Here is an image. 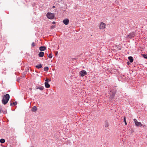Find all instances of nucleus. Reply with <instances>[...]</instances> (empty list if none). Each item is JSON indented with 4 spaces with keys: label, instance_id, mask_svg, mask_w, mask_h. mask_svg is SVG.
Returning a JSON list of instances; mask_svg holds the SVG:
<instances>
[{
    "label": "nucleus",
    "instance_id": "f257e3e1",
    "mask_svg": "<svg viewBox=\"0 0 147 147\" xmlns=\"http://www.w3.org/2000/svg\"><path fill=\"white\" fill-rule=\"evenodd\" d=\"M108 94V98L110 100H114L116 90L115 89H110Z\"/></svg>",
    "mask_w": 147,
    "mask_h": 147
},
{
    "label": "nucleus",
    "instance_id": "f03ea898",
    "mask_svg": "<svg viewBox=\"0 0 147 147\" xmlns=\"http://www.w3.org/2000/svg\"><path fill=\"white\" fill-rule=\"evenodd\" d=\"M10 96L8 94H6L3 96V98L2 100V102L4 105H6L8 102Z\"/></svg>",
    "mask_w": 147,
    "mask_h": 147
},
{
    "label": "nucleus",
    "instance_id": "7ed1b4c3",
    "mask_svg": "<svg viewBox=\"0 0 147 147\" xmlns=\"http://www.w3.org/2000/svg\"><path fill=\"white\" fill-rule=\"evenodd\" d=\"M47 16L49 19H53L55 17V14L50 12H48L47 14Z\"/></svg>",
    "mask_w": 147,
    "mask_h": 147
},
{
    "label": "nucleus",
    "instance_id": "20e7f679",
    "mask_svg": "<svg viewBox=\"0 0 147 147\" xmlns=\"http://www.w3.org/2000/svg\"><path fill=\"white\" fill-rule=\"evenodd\" d=\"M135 35V32H132L129 34L127 36V37L129 38H132L134 37Z\"/></svg>",
    "mask_w": 147,
    "mask_h": 147
},
{
    "label": "nucleus",
    "instance_id": "39448f33",
    "mask_svg": "<svg viewBox=\"0 0 147 147\" xmlns=\"http://www.w3.org/2000/svg\"><path fill=\"white\" fill-rule=\"evenodd\" d=\"M134 121L135 125L136 126H140V127L142 126V124L140 122H138L136 119H134Z\"/></svg>",
    "mask_w": 147,
    "mask_h": 147
},
{
    "label": "nucleus",
    "instance_id": "423d86ee",
    "mask_svg": "<svg viewBox=\"0 0 147 147\" xmlns=\"http://www.w3.org/2000/svg\"><path fill=\"white\" fill-rule=\"evenodd\" d=\"M86 74V71L84 70H82L80 72V75L82 77H83Z\"/></svg>",
    "mask_w": 147,
    "mask_h": 147
},
{
    "label": "nucleus",
    "instance_id": "0eeeda50",
    "mask_svg": "<svg viewBox=\"0 0 147 147\" xmlns=\"http://www.w3.org/2000/svg\"><path fill=\"white\" fill-rule=\"evenodd\" d=\"M105 25L104 23L101 22L99 26V28L101 29H103L105 28Z\"/></svg>",
    "mask_w": 147,
    "mask_h": 147
},
{
    "label": "nucleus",
    "instance_id": "6e6552de",
    "mask_svg": "<svg viewBox=\"0 0 147 147\" xmlns=\"http://www.w3.org/2000/svg\"><path fill=\"white\" fill-rule=\"evenodd\" d=\"M36 89H39L40 90L42 91L43 90L44 87L42 86L39 85L38 86H36Z\"/></svg>",
    "mask_w": 147,
    "mask_h": 147
},
{
    "label": "nucleus",
    "instance_id": "1a4fd4ad",
    "mask_svg": "<svg viewBox=\"0 0 147 147\" xmlns=\"http://www.w3.org/2000/svg\"><path fill=\"white\" fill-rule=\"evenodd\" d=\"M69 20L68 19H66L63 21V22L65 25H67L69 24Z\"/></svg>",
    "mask_w": 147,
    "mask_h": 147
},
{
    "label": "nucleus",
    "instance_id": "9d476101",
    "mask_svg": "<svg viewBox=\"0 0 147 147\" xmlns=\"http://www.w3.org/2000/svg\"><path fill=\"white\" fill-rule=\"evenodd\" d=\"M46 48L45 46H41L39 47V50L40 51H44L46 49Z\"/></svg>",
    "mask_w": 147,
    "mask_h": 147
},
{
    "label": "nucleus",
    "instance_id": "9b49d317",
    "mask_svg": "<svg viewBox=\"0 0 147 147\" xmlns=\"http://www.w3.org/2000/svg\"><path fill=\"white\" fill-rule=\"evenodd\" d=\"M38 55L39 57H42L44 56V53L43 52L41 51L39 52Z\"/></svg>",
    "mask_w": 147,
    "mask_h": 147
},
{
    "label": "nucleus",
    "instance_id": "f8f14e48",
    "mask_svg": "<svg viewBox=\"0 0 147 147\" xmlns=\"http://www.w3.org/2000/svg\"><path fill=\"white\" fill-rule=\"evenodd\" d=\"M128 59L131 63L133 62L134 59L133 57L131 56H129L128 57Z\"/></svg>",
    "mask_w": 147,
    "mask_h": 147
},
{
    "label": "nucleus",
    "instance_id": "ddd939ff",
    "mask_svg": "<svg viewBox=\"0 0 147 147\" xmlns=\"http://www.w3.org/2000/svg\"><path fill=\"white\" fill-rule=\"evenodd\" d=\"M45 84L46 88H49L50 86V85L49 84L48 82H45Z\"/></svg>",
    "mask_w": 147,
    "mask_h": 147
},
{
    "label": "nucleus",
    "instance_id": "4468645a",
    "mask_svg": "<svg viewBox=\"0 0 147 147\" xmlns=\"http://www.w3.org/2000/svg\"><path fill=\"white\" fill-rule=\"evenodd\" d=\"M37 110V107L35 106H34L32 109V111L33 112H35Z\"/></svg>",
    "mask_w": 147,
    "mask_h": 147
},
{
    "label": "nucleus",
    "instance_id": "2eb2a0df",
    "mask_svg": "<svg viewBox=\"0 0 147 147\" xmlns=\"http://www.w3.org/2000/svg\"><path fill=\"white\" fill-rule=\"evenodd\" d=\"M109 123L107 121H105V126L106 128L107 127H109Z\"/></svg>",
    "mask_w": 147,
    "mask_h": 147
},
{
    "label": "nucleus",
    "instance_id": "dca6fc26",
    "mask_svg": "<svg viewBox=\"0 0 147 147\" xmlns=\"http://www.w3.org/2000/svg\"><path fill=\"white\" fill-rule=\"evenodd\" d=\"M17 104V102L16 101L14 102H12L10 104V105L11 106H14L16 105Z\"/></svg>",
    "mask_w": 147,
    "mask_h": 147
},
{
    "label": "nucleus",
    "instance_id": "f3484780",
    "mask_svg": "<svg viewBox=\"0 0 147 147\" xmlns=\"http://www.w3.org/2000/svg\"><path fill=\"white\" fill-rule=\"evenodd\" d=\"M42 67V65L41 64H40L39 65H36V66L35 67L38 69H39L41 68Z\"/></svg>",
    "mask_w": 147,
    "mask_h": 147
},
{
    "label": "nucleus",
    "instance_id": "a211bd4d",
    "mask_svg": "<svg viewBox=\"0 0 147 147\" xmlns=\"http://www.w3.org/2000/svg\"><path fill=\"white\" fill-rule=\"evenodd\" d=\"M141 55L143 57L147 59V55H145L144 54H141Z\"/></svg>",
    "mask_w": 147,
    "mask_h": 147
},
{
    "label": "nucleus",
    "instance_id": "6ab92c4d",
    "mask_svg": "<svg viewBox=\"0 0 147 147\" xmlns=\"http://www.w3.org/2000/svg\"><path fill=\"white\" fill-rule=\"evenodd\" d=\"M5 140L4 139H1L0 140V142L1 143H3L5 142Z\"/></svg>",
    "mask_w": 147,
    "mask_h": 147
},
{
    "label": "nucleus",
    "instance_id": "aec40b11",
    "mask_svg": "<svg viewBox=\"0 0 147 147\" xmlns=\"http://www.w3.org/2000/svg\"><path fill=\"white\" fill-rule=\"evenodd\" d=\"M49 68L48 67H44V70L45 71H47L49 70Z\"/></svg>",
    "mask_w": 147,
    "mask_h": 147
},
{
    "label": "nucleus",
    "instance_id": "412c9836",
    "mask_svg": "<svg viewBox=\"0 0 147 147\" xmlns=\"http://www.w3.org/2000/svg\"><path fill=\"white\" fill-rule=\"evenodd\" d=\"M45 82H48L51 81V80L48 79V78H47L45 80Z\"/></svg>",
    "mask_w": 147,
    "mask_h": 147
},
{
    "label": "nucleus",
    "instance_id": "4be33fe9",
    "mask_svg": "<svg viewBox=\"0 0 147 147\" xmlns=\"http://www.w3.org/2000/svg\"><path fill=\"white\" fill-rule=\"evenodd\" d=\"M124 122H125V125H127V123L126 122V119H125V117H124Z\"/></svg>",
    "mask_w": 147,
    "mask_h": 147
},
{
    "label": "nucleus",
    "instance_id": "5701e85b",
    "mask_svg": "<svg viewBox=\"0 0 147 147\" xmlns=\"http://www.w3.org/2000/svg\"><path fill=\"white\" fill-rule=\"evenodd\" d=\"M48 57L49 58H51L52 57V55L51 54L49 55L48 56Z\"/></svg>",
    "mask_w": 147,
    "mask_h": 147
},
{
    "label": "nucleus",
    "instance_id": "b1692460",
    "mask_svg": "<svg viewBox=\"0 0 147 147\" xmlns=\"http://www.w3.org/2000/svg\"><path fill=\"white\" fill-rule=\"evenodd\" d=\"M31 45L32 47H34L35 46V44L34 42H32L31 44Z\"/></svg>",
    "mask_w": 147,
    "mask_h": 147
},
{
    "label": "nucleus",
    "instance_id": "393cba45",
    "mask_svg": "<svg viewBox=\"0 0 147 147\" xmlns=\"http://www.w3.org/2000/svg\"><path fill=\"white\" fill-rule=\"evenodd\" d=\"M55 27V26H51V28L52 29H53Z\"/></svg>",
    "mask_w": 147,
    "mask_h": 147
},
{
    "label": "nucleus",
    "instance_id": "a878e982",
    "mask_svg": "<svg viewBox=\"0 0 147 147\" xmlns=\"http://www.w3.org/2000/svg\"><path fill=\"white\" fill-rule=\"evenodd\" d=\"M52 24H55V22H52Z\"/></svg>",
    "mask_w": 147,
    "mask_h": 147
},
{
    "label": "nucleus",
    "instance_id": "bb28decb",
    "mask_svg": "<svg viewBox=\"0 0 147 147\" xmlns=\"http://www.w3.org/2000/svg\"><path fill=\"white\" fill-rule=\"evenodd\" d=\"M127 64L128 65H129V64H130V63H129V62H127Z\"/></svg>",
    "mask_w": 147,
    "mask_h": 147
},
{
    "label": "nucleus",
    "instance_id": "cd10ccee",
    "mask_svg": "<svg viewBox=\"0 0 147 147\" xmlns=\"http://www.w3.org/2000/svg\"><path fill=\"white\" fill-rule=\"evenodd\" d=\"M55 6H53V7H52V8H55Z\"/></svg>",
    "mask_w": 147,
    "mask_h": 147
},
{
    "label": "nucleus",
    "instance_id": "c85d7f7f",
    "mask_svg": "<svg viewBox=\"0 0 147 147\" xmlns=\"http://www.w3.org/2000/svg\"><path fill=\"white\" fill-rule=\"evenodd\" d=\"M35 127H36V126H33V127L34 128H35Z\"/></svg>",
    "mask_w": 147,
    "mask_h": 147
}]
</instances>
